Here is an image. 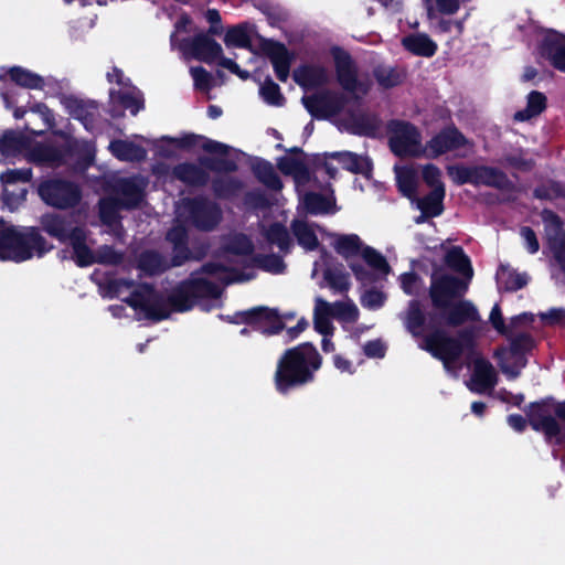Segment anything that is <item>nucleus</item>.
I'll return each mask as SVG.
<instances>
[{"mask_svg": "<svg viewBox=\"0 0 565 565\" xmlns=\"http://www.w3.org/2000/svg\"><path fill=\"white\" fill-rule=\"evenodd\" d=\"M546 107V97L540 92H531L527 96L525 109L515 113L514 118L520 121L529 120L540 115Z\"/></svg>", "mask_w": 565, "mask_h": 565, "instance_id": "7c9ffc66", "label": "nucleus"}, {"mask_svg": "<svg viewBox=\"0 0 565 565\" xmlns=\"http://www.w3.org/2000/svg\"><path fill=\"white\" fill-rule=\"evenodd\" d=\"M315 302V329L322 335H332L334 331L332 318L337 319L344 327L354 323L359 319V309L350 299L330 303L321 297H317Z\"/></svg>", "mask_w": 565, "mask_h": 565, "instance_id": "1a4fd4ad", "label": "nucleus"}, {"mask_svg": "<svg viewBox=\"0 0 565 565\" xmlns=\"http://www.w3.org/2000/svg\"><path fill=\"white\" fill-rule=\"evenodd\" d=\"M221 213L218 207L205 200H183L177 207V225L169 231L167 238L175 249L184 253L185 228L182 223H191L201 230H211L220 221Z\"/></svg>", "mask_w": 565, "mask_h": 565, "instance_id": "39448f33", "label": "nucleus"}, {"mask_svg": "<svg viewBox=\"0 0 565 565\" xmlns=\"http://www.w3.org/2000/svg\"><path fill=\"white\" fill-rule=\"evenodd\" d=\"M422 174L424 181L431 188V190L444 186V183L441 182V171L436 166H424Z\"/></svg>", "mask_w": 565, "mask_h": 565, "instance_id": "864d4df0", "label": "nucleus"}, {"mask_svg": "<svg viewBox=\"0 0 565 565\" xmlns=\"http://www.w3.org/2000/svg\"><path fill=\"white\" fill-rule=\"evenodd\" d=\"M265 51L274 65L278 79L287 81L291 63V56L287 49L279 43L268 42L265 44Z\"/></svg>", "mask_w": 565, "mask_h": 565, "instance_id": "4be33fe9", "label": "nucleus"}, {"mask_svg": "<svg viewBox=\"0 0 565 565\" xmlns=\"http://www.w3.org/2000/svg\"><path fill=\"white\" fill-rule=\"evenodd\" d=\"M44 238L33 227L18 231L3 228L0 237V258L3 260L23 262L34 255L42 256L50 250Z\"/></svg>", "mask_w": 565, "mask_h": 565, "instance_id": "0eeeda50", "label": "nucleus"}, {"mask_svg": "<svg viewBox=\"0 0 565 565\" xmlns=\"http://www.w3.org/2000/svg\"><path fill=\"white\" fill-rule=\"evenodd\" d=\"M263 98L271 105H282L284 97L280 94L279 86L273 81H266L260 87Z\"/></svg>", "mask_w": 565, "mask_h": 565, "instance_id": "8fccbe9b", "label": "nucleus"}, {"mask_svg": "<svg viewBox=\"0 0 565 565\" xmlns=\"http://www.w3.org/2000/svg\"><path fill=\"white\" fill-rule=\"evenodd\" d=\"M146 182L142 178L121 179L116 184L115 196L100 201V220L119 235L117 213L120 207L137 206L142 200Z\"/></svg>", "mask_w": 565, "mask_h": 565, "instance_id": "6e6552de", "label": "nucleus"}, {"mask_svg": "<svg viewBox=\"0 0 565 565\" xmlns=\"http://www.w3.org/2000/svg\"><path fill=\"white\" fill-rule=\"evenodd\" d=\"M401 285L406 294L412 295L418 288V279L413 274H404L401 277Z\"/></svg>", "mask_w": 565, "mask_h": 565, "instance_id": "338daca9", "label": "nucleus"}, {"mask_svg": "<svg viewBox=\"0 0 565 565\" xmlns=\"http://www.w3.org/2000/svg\"><path fill=\"white\" fill-rule=\"evenodd\" d=\"M174 174L186 183L200 184L205 182L204 173L193 164H181L177 167L174 169Z\"/></svg>", "mask_w": 565, "mask_h": 565, "instance_id": "37998d69", "label": "nucleus"}, {"mask_svg": "<svg viewBox=\"0 0 565 565\" xmlns=\"http://www.w3.org/2000/svg\"><path fill=\"white\" fill-rule=\"evenodd\" d=\"M292 231L298 239L299 245L306 249H315L318 246V238L315 230L305 221H295L292 223Z\"/></svg>", "mask_w": 565, "mask_h": 565, "instance_id": "c9c22d12", "label": "nucleus"}, {"mask_svg": "<svg viewBox=\"0 0 565 565\" xmlns=\"http://www.w3.org/2000/svg\"><path fill=\"white\" fill-rule=\"evenodd\" d=\"M333 364H334L335 369L338 371H340L341 373L353 374L355 371V367H354L352 361H350L349 359H347L345 356H343L341 354H335L333 356Z\"/></svg>", "mask_w": 565, "mask_h": 565, "instance_id": "0e129e2a", "label": "nucleus"}, {"mask_svg": "<svg viewBox=\"0 0 565 565\" xmlns=\"http://www.w3.org/2000/svg\"><path fill=\"white\" fill-rule=\"evenodd\" d=\"M331 54L341 86L356 98L366 95L370 89V83L356 77V72L349 54L339 47H333Z\"/></svg>", "mask_w": 565, "mask_h": 565, "instance_id": "4468645a", "label": "nucleus"}, {"mask_svg": "<svg viewBox=\"0 0 565 565\" xmlns=\"http://www.w3.org/2000/svg\"><path fill=\"white\" fill-rule=\"evenodd\" d=\"M109 149L115 157L122 161H138L146 157V150L130 141H113Z\"/></svg>", "mask_w": 565, "mask_h": 565, "instance_id": "bb28decb", "label": "nucleus"}, {"mask_svg": "<svg viewBox=\"0 0 565 565\" xmlns=\"http://www.w3.org/2000/svg\"><path fill=\"white\" fill-rule=\"evenodd\" d=\"M303 209L311 214L328 213L333 210L334 199L317 193H308L301 200Z\"/></svg>", "mask_w": 565, "mask_h": 565, "instance_id": "c756f323", "label": "nucleus"}, {"mask_svg": "<svg viewBox=\"0 0 565 565\" xmlns=\"http://www.w3.org/2000/svg\"><path fill=\"white\" fill-rule=\"evenodd\" d=\"M44 231L61 242H70L74 249V257L79 266H88L93 263L117 264L120 262V254L110 247H102L96 255L85 244L86 234L84 228L72 226L65 218L56 214L44 215L41 220Z\"/></svg>", "mask_w": 565, "mask_h": 565, "instance_id": "7ed1b4c3", "label": "nucleus"}, {"mask_svg": "<svg viewBox=\"0 0 565 565\" xmlns=\"http://www.w3.org/2000/svg\"><path fill=\"white\" fill-rule=\"evenodd\" d=\"M445 196V186H439L436 190L417 202L418 209L427 216H437L443 211V199Z\"/></svg>", "mask_w": 565, "mask_h": 565, "instance_id": "72a5a7b5", "label": "nucleus"}, {"mask_svg": "<svg viewBox=\"0 0 565 565\" xmlns=\"http://www.w3.org/2000/svg\"><path fill=\"white\" fill-rule=\"evenodd\" d=\"M471 143L455 128H448L428 140L423 148L422 157L437 158L448 151L470 149Z\"/></svg>", "mask_w": 565, "mask_h": 565, "instance_id": "2eb2a0df", "label": "nucleus"}, {"mask_svg": "<svg viewBox=\"0 0 565 565\" xmlns=\"http://www.w3.org/2000/svg\"><path fill=\"white\" fill-rule=\"evenodd\" d=\"M192 20L190 19V17L185 15V14H182L179 20L175 22L174 24V32L172 34H175L177 35V39L179 41H182L183 39H180L179 38V34L180 33H189L192 31Z\"/></svg>", "mask_w": 565, "mask_h": 565, "instance_id": "69168bd1", "label": "nucleus"}, {"mask_svg": "<svg viewBox=\"0 0 565 565\" xmlns=\"http://www.w3.org/2000/svg\"><path fill=\"white\" fill-rule=\"evenodd\" d=\"M320 356L311 344L306 343L287 351L276 371L277 390L286 392L310 381L312 372L320 367Z\"/></svg>", "mask_w": 565, "mask_h": 565, "instance_id": "20e7f679", "label": "nucleus"}, {"mask_svg": "<svg viewBox=\"0 0 565 565\" xmlns=\"http://www.w3.org/2000/svg\"><path fill=\"white\" fill-rule=\"evenodd\" d=\"M542 319L547 320L551 323H558L565 327V311L563 309H551L545 313H542Z\"/></svg>", "mask_w": 565, "mask_h": 565, "instance_id": "774afa93", "label": "nucleus"}, {"mask_svg": "<svg viewBox=\"0 0 565 565\" xmlns=\"http://www.w3.org/2000/svg\"><path fill=\"white\" fill-rule=\"evenodd\" d=\"M405 326L407 330L415 337L422 335L425 328V317L420 310L419 303L417 301H412L406 311Z\"/></svg>", "mask_w": 565, "mask_h": 565, "instance_id": "f704fd0d", "label": "nucleus"}, {"mask_svg": "<svg viewBox=\"0 0 565 565\" xmlns=\"http://www.w3.org/2000/svg\"><path fill=\"white\" fill-rule=\"evenodd\" d=\"M332 245L334 249L345 258L353 257L362 253L364 247L358 235H334Z\"/></svg>", "mask_w": 565, "mask_h": 565, "instance_id": "cd10ccee", "label": "nucleus"}, {"mask_svg": "<svg viewBox=\"0 0 565 565\" xmlns=\"http://www.w3.org/2000/svg\"><path fill=\"white\" fill-rule=\"evenodd\" d=\"M253 245L242 234L228 238L223 259L209 264L201 275L192 277L180 285L170 296L169 302L163 301L149 286H135L131 281L117 280L114 285L118 297L126 301L138 316L151 319H164L170 308L186 311L203 299H211L214 305L221 296V284L246 281L254 277V265L267 271L279 274L284 263L277 256L255 258L252 256Z\"/></svg>", "mask_w": 565, "mask_h": 565, "instance_id": "f257e3e1", "label": "nucleus"}, {"mask_svg": "<svg viewBox=\"0 0 565 565\" xmlns=\"http://www.w3.org/2000/svg\"><path fill=\"white\" fill-rule=\"evenodd\" d=\"M24 147V141L20 134L7 131L0 137V154L4 158L14 156Z\"/></svg>", "mask_w": 565, "mask_h": 565, "instance_id": "58836bf2", "label": "nucleus"}, {"mask_svg": "<svg viewBox=\"0 0 565 565\" xmlns=\"http://www.w3.org/2000/svg\"><path fill=\"white\" fill-rule=\"evenodd\" d=\"M8 74L12 82L25 88L38 89L42 88L44 84L40 75L19 66L11 67Z\"/></svg>", "mask_w": 565, "mask_h": 565, "instance_id": "473e14b6", "label": "nucleus"}, {"mask_svg": "<svg viewBox=\"0 0 565 565\" xmlns=\"http://www.w3.org/2000/svg\"><path fill=\"white\" fill-rule=\"evenodd\" d=\"M139 267L149 274H154L163 270L167 265L159 254L154 252H147L141 255L139 259Z\"/></svg>", "mask_w": 565, "mask_h": 565, "instance_id": "49530a36", "label": "nucleus"}, {"mask_svg": "<svg viewBox=\"0 0 565 565\" xmlns=\"http://www.w3.org/2000/svg\"><path fill=\"white\" fill-rule=\"evenodd\" d=\"M328 72L320 66H306L295 71V81L305 88H313L328 81Z\"/></svg>", "mask_w": 565, "mask_h": 565, "instance_id": "b1692460", "label": "nucleus"}, {"mask_svg": "<svg viewBox=\"0 0 565 565\" xmlns=\"http://www.w3.org/2000/svg\"><path fill=\"white\" fill-rule=\"evenodd\" d=\"M38 192L46 204L56 209L72 207L81 199L78 188L63 180H46L40 184Z\"/></svg>", "mask_w": 565, "mask_h": 565, "instance_id": "f8f14e48", "label": "nucleus"}, {"mask_svg": "<svg viewBox=\"0 0 565 565\" xmlns=\"http://www.w3.org/2000/svg\"><path fill=\"white\" fill-rule=\"evenodd\" d=\"M520 235L524 242V246L530 254H535L540 249V243L535 233L530 227H522Z\"/></svg>", "mask_w": 565, "mask_h": 565, "instance_id": "13d9d810", "label": "nucleus"}, {"mask_svg": "<svg viewBox=\"0 0 565 565\" xmlns=\"http://www.w3.org/2000/svg\"><path fill=\"white\" fill-rule=\"evenodd\" d=\"M511 348L501 349L497 352L499 364L504 374L511 379L519 376L521 370L525 366L523 352L533 348V340L527 334L510 335Z\"/></svg>", "mask_w": 565, "mask_h": 565, "instance_id": "ddd939ff", "label": "nucleus"}, {"mask_svg": "<svg viewBox=\"0 0 565 565\" xmlns=\"http://www.w3.org/2000/svg\"><path fill=\"white\" fill-rule=\"evenodd\" d=\"M375 77L384 88L394 87L403 81V74L391 67H379L375 71Z\"/></svg>", "mask_w": 565, "mask_h": 565, "instance_id": "de8ad7c7", "label": "nucleus"}, {"mask_svg": "<svg viewBox=\"0 0 565 565\" xmlns=\"http://www.w3.org/2000/svg\"><path fill=\"white\" fill-rule=\"evenodd\" d=\"M447 173L456 184H472L473 166L452 164L447 167Z\"/></svg>", "mask_w": 565, "mask_h": 565, "instance_id": "09e8293b", "label": "nucleus"}, {"mask_svg": "<svg viewBox=\"0 0 565 565\" xmlns=\"http://www.w3.org/2000/svg\"><path fill=\"white\" fill-rule=\"evenodd\" d=\"M110 96L115 103H120V105L124 108L129 109L132 115H136L139 109L142 108V103L134 96H129L125 93L115 90L110 92Z\"/></svg>", "mask_w": 565, "mask_h": 565, "instance_id": "3c124183", "label": "nucleus"}, {"mask_svg": "<svg viewBox=\"0 0 565 565\" xmlns=\"http://www.w3.org/2000/svg\"><path fill=\"white\" fill-rule=\"evenodd\" d=\"M31 175L30 169H13L3 172L0 178L3 183H14L18 181L26 182L31 179Z\"/></svg>", "mask_w": 565, "mask_h": 565, "instance_id": "4d7b16f0", "label": "nucleus"}, {"mask_svg": "<svg viewBox=\"0 0 565 565\" xmlns=\"http://www.w3.org/2000/svg\"><path fill=\"white\" fill-rule=\"evenodd\" d=\"M527 418L535 430L543 431L547 437H555L561 440V426L557 420L551 416L542 404H532L527 409Z\"/></svg>", "mask_w": 565, "mask_h": 565, "instance_id": "a211bd4d", "label": "nucleus"}, {"mask_svg": "<svg viewBox=\"0 0 565 565\" xmlns=\"http://www.w3.org/2000/svg\"><path fill=\"white\" fill-rule=\"evenodd\" d=\"M377 127V121L375 118H367L364 119L360 122V121H356L353 127H352V131L354 134H360V135H369V134H372Z\"/></svg>", "mask_w": 565, "mask_h": 565, "instance_id": "680f3d73", "label": "nucleus"}, {"mask_svg": "<svg viewBox=\"0 0 565 565\" xmlns=\"http://www.w3.org/2000/svg\"><path fill=\"white\" fill-rule=\"evenodd\" d=\"M545 225L548 246L554 255L555 263L565 273V232L559 218L551 211L542 214Z\"/></svg>", "mask_w": 565, "mask_h": 565, "instance_id": "dca6fc26", "label": "nucleus"}, {"mask_svg": "<svg viewBox=\"0 0 565 565\" xmlns=\"http://www.w3.org/2000/svg\"><path fill=\"white\" fill-rule=\"evenodd\" d=\"M224 43L226 46L249 47L250 35L247 25L239 24L230 28L224 36Z\"/></svg>", "mask_w": 565, "mask_h": 565, "instance_id": "4c0bfd02", "label": "nucleus"}, {"mask_svg": "<svg viewBox=\"0 0 565 565\" xmlns=\"http://www.w3.org/2000/svg\"><path fill=\"white\" fill-rule=\"evenodd\" d=\"M390 147L398 157H422L424 145L418 129L403 121H393L388 127Z\"/></svg>", "mask_w": 565, "mask_h": 565, "instance_id": "9b49d317", "label": "nucleus"}, {"mask_svg": "<svg viewBox=\"0 0 565 565\" xmlns=\"http://www.w3.org/2000/svg\"><path fill=\"white\" fill-rule=\"evenodd\" d=\"M472 184L493 186L503 190L509 189L511 182L508 177L497 168L473 166Z\"/></svg>", "mask_w": 565, "mask_h": 565, "instance_id": "412c9836", "label": "nucleus"}, {"mask_svg": "<svg viewBox=\"0 0 565 565\" xmlns=\"http://www.w3.org/2000/svg\"><path fill=\"white\" fill-rule=\"evenodd\" d=\"M330 159L335 160L343 169L351 172L369 174L371 171L369 158L352 152H335L330 156Z\"/></svg>", "mask_w": 565, "mask_h": 565, "instance_id": "393cba45", "label": "nucleus"}, {"mask_svg": "<svg viewBox=\"0 0 565 565\" xmlns=\"http://www.w3.org/2000/svg\"><path fill=\"white\" fill-rule=\"evenodd\" d=\"M541 53L551 64L561 72H565V36L561 33L548 31L544 34Z\"/></svg>", "mask_w": 565, "mask_h": 565, "instance_id": "6ab92c4d", "label": "nucleus"}, {"mask_svg": "<svg viewBox=\"0 0 565 565\" xmlns=\"http://www.w3.org/2000/svg\"><path fill=\"white\" fill-rule=\"evenodd\" d=\"M254 171L257 178L268 188L274 190L281 189V182L270 163L265 161L257 162L254 166Z\"/></svg>", "mask_w": 565, "mask_h": 565, "instance_id": "ea45409f", "label": "nucleus"}, {"mask_svg": "<svg viewBox=\"0 0 565 565\" xmlns=\"http://www.w3.org/2000/svg\"><path fill=\"white\" fill-rule=\"evenodd\" d=\"M497 280L504 289L516 290L526 285L527 276L514 271L509 266L502 265L497 273Z\"/></svg>", "mask_w": 565, "mask_h": 565, "instance_id": "2f4dec72", "label": "nucleus"}, {"mask_svg": "<svg viewBox=\"0 0 565 565\" xmlns=\"http://www.w3.org/2000/svg\"><path fill=\"white\" fill-rule=\"evenodd\" d=\"M302 103L307 110L317 117H324L338 113L341 104L331 93H321L313 96L302 98Z\"/></svg>", "mask_w": 565, "mask_h": 565, "instance_id": "aec40b11", "label": "nucleus"}, {"mask_svg": "<svg viewBox=\"0 0 565 565\" xmlns=\"http://www.w3.org/2000/svg\"><path fill=\"white\" fill-rule=\"evenodd\" d=\"M396 179L399 186V190L406 195L412 196L415 194L416 185H417V177L416 173L406 168H401L396 170Z\"/></svg>", "mask_w": 565, "mask_h": 565, "instance_id": "79ce46f5", "label": "nucleus"}, {"mask_svg": "<svg viewBox=\"0 0 565 565\" xmlns=\"http://www.w3.org/2000/svg\"><path fill=\"white\" fill-rule=\"evenodd\" d=\"M446 263L449 267L463 275L469 282L473 276V270L469 258L465 255L460 247H452L446 255Z\"/></svg>", "mask_w": 565, "mask_h": 565, "instance_id": "c85d7f7f", "label": "nucleus"}, {"mask_svg": "<svg viewBox=\"0 0 565 565\" xmlns=\"http://www.w3.org/2000/svg\"><path fill=\"white\" fill-rule=\"evenodd\" d=\"M324 285L334 292L347 291L350 287L349 275L341 268H328L323 274Z\"/></svg>", "mask_w": 565, "mask_h": 565, "instance_id": "e433bc0d", "label": "nucleus"}, {"mask_svg": "<svg viewBox=\"0 0 565 565\" xmlns=\"http://www.w3.org/2000/svg\"><path fill=\"white\" fill-rule=\"evenodd\" d=\"M467 289L468 282H463L452 275L436 271L431 277L430 298L433 305L444 311L447 323L450 326H459L466 321L479 319L478 311L471 302L454 301Z\"/></svg>", "mask_w": 565, "mask_h": 565, "instance_id": "f03ea898", "label": "nucleus"}, {"mask_svg": "<svg viewBox=\"0 0 565 565\" xmlns=\"http://www.w3.org/2000/svg\"><path fill=\"white\" fill-rule=\"evenodd\" d=\"M472 364V375L467 386L475 393H484L494 387L497 383V373L487 360L479 353L472 351L470 353Z\"/></svg>", "mask_w": 565, "mask_h": 565, "instance_id": "f3484780", "label": "nucleus"}, {"mask_svg": "<svg viewBox=\"0 0 565 565\" xmlns=\"http://www.w3.org/2000/svg\"><path fill=\"white\" fill-rule=\"evenodd\" d=\"M267 239L276 244L280 249H288L291 246V239L287 230L280 224L271 225L265 233Z\"/></svg>", "mask_w": 565, "mask_h": 565, "instance_id": "c03bdc74", "label": "nucleus"}, {"mask_svg": "<svg viewBox=\"0 0 565 565\" xmlns=\"http://www.w3.org/2000/svg\"><path fill=\"white\" fill-rule=\"evenodd\" d=\"M420 348L431 353L444 363L447 372L458 375L462 364L459 358L463 352V343L458 339L448 337L443 331H436L425 337Z\"/></svg>", "mask_w": 565, "mask_h": 565, "instance_id": "9d476101", "label": "nucleus"}, {"mask_svg": "<svg viewBox=\"0 0 565 565\" xmlns=\"http://www.w3.org/2000/svg\"><path fill=\"white\" fill-rule=\"evenodd\" d=\"M384 301V294L374 289L367 290L361 298L362 305L369 309H379L383 306Z\"/></svg>", "mask_w": 565, "mask_h": 565, "instance_id": "6e6d98bb", "label": "nucleus"}, {"mask_svg": "<svg viewBox=\"0 0 565 565\" xmlns=\"http://www.w3.org/2000/svg\"><path fill=\"white\" fill-rule=\"evenodd\" d=\"M171 46L181 51L184 58L193 57L207 64L217 61L220 66L242 79L248 78V72L242 71L233 60L224 57L222 46L206 33L200 32L192 39L182 41H179L175 34H171Z\"/></svg>", "mask_w": 565, "mask_h": 565, "instance_id": "423d86ee", "label": "nucleus"}, {"mask_svg": "<svg viewBox=\"0 0 565 565\" xmlns=\"http://www.w3.org/2000/svg\"><path fill=\"white\" fill-rule=\"evenodd\" d=\"M279 169L286 174H294L297 178L305 175L306 171L302 166L297 160L294 159H284L279 162Z\"/></svg>", "mask_w": 565, "mask_h": 565, "instance_id": "bf43d9fd", "label": "nucleus"}, {"mask_svg": "<svg viewBox=\"0 0 565 565\" xmlns=\"http://www.w3.org/2000/svg\"><path fill=\"white\" fill-rule=\"evenodd\" d=\"M32 157L35 161L47 163V164H58L62 161H65L64 156L62 152L55 148L52 147H45L41 146L38 147L34 152L32 153Z\"/></svg>", "mask_w": 565, "mask_h": 565, "instance_id": "a18cd8bd", "label": "nucleus"}, {"mask_svg": "<svg viewBox=\"0 0 565 565\" xmlns=\"http://www.w3.org/2000/svg\"><path fill=\"white\" fill-rule=\"evenodd\" d=\"M363 259L366 264L372 267L374 270L379 271V274L385 276L390 271V266L386 259L377 253L375 249L364 246L361 253Z\"/></svg>", "mask_w": 565, "mask_h": 565, "instance_id": "a19ab883", "label": "nucleus"}, {"mask_svg": "<svg viewBox=\"0 0 565 565\" xmlns=\"http://www.w3.org/2000/svg\"><path fill=\"white\" fill-rule=\"evenodd\" d=\"M96 113V106L93 104L86 105L83 103H76L73 114L76 119L81 120L84 126L89 129L93 121V117Z\"/></svg>", "mask_w": 565, "mask_h": 565, "instance_id": "603ef678", "label": "nucleus"}, {"mask_svg": "<svg viewBox=\"0 0 565 565\" xmlns=\"http://www.w3.org/2000/svg\"><path fill=\"white\" fill-rule=\"evenodd\" d=\"M403 45L412 53L422 56H433L437 51V44L426 34H413L402 40Z\"/></svg>", "mask_w": 565, "mask_h": 565, "instance_id": "a878e982", "label": "nucleus"}, {"mask_svg": "<svg viewBox=\"0 0 565 565\" xmlns=\"http://www.w3.org/2000/svg\"><path fill=\"white\" fill-rule=\"evenodd\" d=\"M489 320H490L491 324L493 326V328L499 333L504 334V335H509L510 334V330H509V328L504 323V320H503V317H502V312H501V309H500L499 305H495L492 308V310L490 312Z\"/></svg>", "mask_w": 565, "mask_h": 565, "instance_id": "052dcab7", "label": "nucleus"}, {"mask_svg": "<svg viewBox=\"0 0 565 565\" xmlns=\"http://www.w3.org/2000/svg\"><path fill=\"white\" fill-rule=\"evenodd\" d=\"M364 353L369 358H382L385 352L383 343L379 340L370 341L363 347Z\"/></svg>", "mask_w": 565, "mask_h": 565, "instance_id": "e2e57ef3", "label": "nucleus"}, {"mask_svg": "<svg viewBox=\"0 0 565 565\" xmlns=\"http://www.w3.org/2000/svg\"><path fill=\"white\" fill-rule=\"evenodd\" d=\"M247 322H255L269 333L278 332L282 326L277 312L269 308H255L243 313Z\"/></svg>", "mask_w": 565, "mask_h": 565, "instance_id": "5701e85b", "label": "nucleus"}, {"mask_svg": "<svg viewBox=\"0 0 565 565\" xmlns=\"http://www.w3.org/2000/svg\"><path fill=\"white\" fill-rule=\"evenodd\" d=\"M191 76L194 82V86L201 90H209L211 87L212 76L211 74L204 70L203 67H191L190 68Z\"/></svg>", "mask_w": 565, "mask_h": 565, "instance_id": "5fc2aeb1", "label": "nucleus"}]
</instances>
